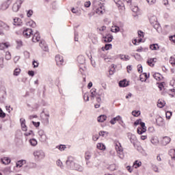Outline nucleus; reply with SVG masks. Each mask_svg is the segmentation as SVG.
Returning <instances> with one entry per match:
<instances>
[{"label": "nucleus", "mask_w": 175, "mask_h": 175, "mask_svg": "<svg viewBox=\"0 0 175 175\" xmlns=\"http://www.w3.org/2000/svg\"><path fill=\"white\" fill-rule=\"evenodd\" d=\"M21 121V125L22 126V131H27V125L25 124V119L23 118H21L20 119Z\"/></svg>", "instance_id": "obj_22"}, {"label": "nucleus", "mask_w": 175, "mask_h": 175, "mask_svg": "<svg viewBox=\"0 0 175 175\" xmlns=\"http://www.w3.org/2000/svg\"><path fill=\"white\" fill-rule=\"evenodd\" d=\"M76 163L75 159L73 157L69 156L67 158V160L66 161V165L68 167V169H70L71 170L72 169H75V164Z\"/></svg>", "instance_id": "obj_2"}, {"label": "nucleus", "mask_w": 175, "mask_h": 175, "mask_svg": "<svg viewBox=\"0 0 175 175\" xmlns=\"http://www.w3.org/2000/svg\"><path fill=\"white\" fill-rule=\"evenodd\" d=\"M20 8H21V4L16 1L12 6V10L13 12H17V11L20 10Z\"/></svg>", "instance_id": "obj_20"}, {"label": "nucleus", "mask_w": 175, "mask_h": 175, "mask_svg": "<svg viewBox=\"0 0 175 175\" xmlns=\"http://www.w3.org/2000/svg\"><path fill=\"white\" fill-rule=\"evenodd\" d=\"M140 114H141L140 111H132V115L134 117H139V116H140Z\"/></svg>", "instance_id": "obj_41"}, {"label": "nucleus", "mask_w": 175, "mask_h": 175, "mask_svg": "<svg viewBox=\"0 0 175 175\" xmlns=\"http://www.w3.org/2000/svg\"><path fill=\"white\" fill-rule=\"evenodd\" d=\"M10 3H12V1L10 0H8L3 3L1 5H0V10H6L8 8L10 5Z\"/></svg>", "instance_id": "obj_9"}, {"label": "nucleus", "mask_w": 175, "mask_h": 175, "mask_svg": "<svg viewBox=\"0 0 175 175\" xmlns=\"http://www.w3.org/2000/svg\"><path fill=\"white\" fill-rule=\"evenodd\" d=\"M135 148H136L138 151L139 150H142V146H140V143H139L137 141L136 142H134V144H133Z\"/></svg>", "instance_id": "obj_35"}, {"label": "nucleus", "mask_w": 175, "mask_h": 175, "mask_svg": "<svg viewBox=\"0 0 175 175\" xmlns=\"http://www.w3.org/2000/svg\"><path fill=\"white\" fill-rule=\"evenodd\" d=\"M127 137L130 140V142L132 144H133L136 143V142H137V138L136 137V135H135L134 134L128 133Z\"/></svg>", "instance_id": "obj_7"}, {"label": "nucleus", "mask_w": 175, "mask_h": 175, "mask_svg": "<svg viewBox=\"0 0 175 175\" xmlns=\"http://www.w3.org/2000/svg\"><path fill=\"white\" fill-rule=\"evenodd\" d=\"M111 47H113V45L111 44H106L105 45L104 49H105V50L107 51V50H110V49H111Z\"/></svg>", "instance_id": "obj_48"}, {"label": "nucleus", "mask_w": 175, "mask_h": 175, "mask_svg": "<svg viewBox=\"0 0 175 175\" xmlns=\"http://www.w3.org/2000/svg\"><path fill=\"white\" fill-rule=\"evenodd\" d=\"M116 66L114 64H111V68L109 70V73L110 76H113L114 75V72H116Z\"/></svg>", "instance_id": "obj_28"}, {"label": "nucleus", "mask_w": 175, "mask_h": 175, "mask_svg": "<svg viewBox=\"0 0 175 175\" xmlns=\"http://www.w3.org/2000/svg\"><path fill=\"white\" fill-rule=\"evenodd\" d=\"M156 122L159 126H162V125H163V119L162 118H159L156 120Z\"/></svg>", "instance_id": "obj_32"}, {"label": "nucleus", "mask_w": 175, "mask_h": 175, "mask_svg": "<svg viewBox=\"0 0 175 175\" xmlns=\"http://www.w3.org/2000/svg\"><path fill=\"white\" fill-rule=\"evenodd\" d=\"M56 163L57 165V166H59V167H61V169H64V165L62 163V161H61V160H57L56 161Z\"/></svg>", "instance_id": "obj_45"}, {"label": "nucleus", "mask_w": 175, "mask_h": 175, "mask_svg": "<svg viewBox=\"0 0 175 175\" xmlns=\"http://www.w3.org/2000/svg\"><path fill=\"white\" fill-rule=\"evenodd\" d=\"M153 77L154 79L159 81V80H161V78L162 77V75L159 72H155L153 75Z\"/></svg>", "instance_id": "obj_31"}, {"label": "nucleus", "mask_w": 175, "mask_h": 175, "mask_svg": "<svg viewBox=\"0 0 175 175\" xmlns=\"http://www.w3.org/2000/svg\"><path fill=\"white\" fill-rule=\"evenodd\" d=\"M170 62L172 65H175V57H171Z\"/></svg>", "instance_id": "obj_63"}, {"label": "nucleus", "mask_w": 175, "mask_h": 175, "mask_svg": "<svg viewBox=\"0 0 175 175\" xmlns=\"http://www.w3.org/2000/svg\"><path fill=\"white\" fill-rule=\"evenodd\" d=\"M29 143L33 146L35 147L36 146H38V140L35 138L30 139L29 140Z\"/></svg>", "instance_id": "obj_26"}, {"label": "nucleus", "mask_w": 175, "mask_h": 175, "mask_svg": "<svg viewBox=\"0 0 175 175\" xmlns=\"http://www.w3.org/2000/svg\"><path fill=\"white\" fill-rule=\"evenodd\" d=\"M137 125H140L141 126L137 129V132L138 135H143V133H145V132L147 131L146 123H144V122H142V119H138L135 122H134V126H137Z\"/></svg>", "instance_id": "obj_1"}, {"label": "nucleus", "mask_w": 175, "mask_h": 175, "mask_svg": "<svg viewBox=\"0 0 175 175\" xmlns=\"http://www.w3.org/2000/svg\"><path fill=\"white\" fill-rule=\"evenodd\" d=\"M151 167H152V170L155 172V173H159V170L157 165L151 163Z\"/></svg>", "instance_id": "obj_36"}, {"label": "nucleus", "mask_w": 175, "mask_h": 175, "mask_svg": "<svg viewBox=\"0 0 175 175\" xmlns=\"http://www.w3.org/2000/svg\"><path fill=\"white\" fill-rule=\"evenodd\" d=\"M77 62L80 65H84V64H85V57H84V56H83V55L78 56L77 57Z\"/></svg>", "instance_id": "obj_13"}, {"label": "nucleus", "mask_w": 175, "mask_h": 175, "mask_svg": "<svg viewBox=\"0 0 175 175\" xmlns=\"http://www.w3.org/2000/svg\"><path fill=\"white\" fill-rule=\"evenodd\" d=\"M85 159L86 161H90V159H91V154L90 152H86L85 153Z\"/></svg>", "instance_id": "obj_40"}, {"label": "nucleus", "mask_w": 175, "mask_h": 175, "mask_svg": "<svg viewBox=\"0 0 175 175\" xmlns=\"http://www.w3.org/2000/svg\"><path fill=\"white\" fill-rule=\"evenodd\" d=\"M173 113L170 111H168L165 113V117L167 120H170V118H172Z\"/></svg>", "instance_id": "obj_39"}, {"label": "nucleus", "mask_w": 175, "mask_h": 175, "mask_svg": "<svg viewBox=\"0 0 175 175\" xmlns=\"http://www.w3.org/2000/svg\"><path fill=\"white\" fill-rule=\"evenodd\" d=\"M24 162L25 160H20L16 163V167H23V165H24Z\"/></svg>", "instance_id": "obj_37"}, {"label": "nucleus", "mask_w": 175, "mask_h": 175, "mask_svg": "<svg viewBox=\"0 0 175 175\" xmlns=\"http://www.w3.org/2000/svg\"><path fill=\"white\" fill-rule=\"evenodd\" d=\"M23 36H25V38H31L29 36V34L28 33H27V31L25 29L23 31Z\"/></svg>", "instance_id": "obj_61"}, {"label": "nucleus", "mask_w": 175, "mask_h": 175, "mask_svg": "<svg viewBox=\"0 0 175 175\" xmlns=\"http://www.w3.org/2000/svg\"><path fill=\"white\" fill-rule=\"evenodd\" d=\"M56 148H58L59 151H64L66 148V146L65 145H59L56 146Z\"/></svg>", "instance_id": "obj_43"}, {"label": "nucleus", "mask_w": 175, "mask_h": 175, "mask_svg": "<svg viewBox=\"0 0 175 175\" xmlns=\"http://www.w3.org/2000/svg\"><path fill=\"white\" fill-rule=\"evenodd\" d=\"M138 36L139 38H144V32H143L142 30H139Z\"/></svg>", "instance_id": "obj_58"}, {"label": "nucleus", "mask_w": 175, "mask_h": 175, "mask_svg": "<svg viewBox=\"0 0 175 175\" xmlns=\"http://www.w3.org/2000/svg\"><path fill=\"white\" fill-rule=\"evenodd\" d=\"M107 118V116H106V115H100L98 117L97 121L98 122H105V121H106Z\"/></svg>", "instance_id": "obj_21"}, {"label": "nucleus", "mask_w": 175, "mask_h": 175, "mask_svg": "<svg viewBox=\"0 0 175 175\" xmlns=\"http://www.w3.org/2000/svg\"><path fill=\"white\" fill-rule=\"evenodd\" d=\"M152 62H154V59H152V58L149 59L147 61V64L149 66H154V64H152Z\"/></svg>", "instance_id": "obj_49"}, {"label": "nucleus", "mask_w": 175, "mask_h": 175, "mask_svg": "<svg viewBox=\"0 0 175 175\" xmlns=\"http://www.w3.org/2000/svg\"><path fill=\"white\" fill-rule=\"evenodd\" d=\"M32 124L36 126V128H39V126H40V122L32 121Z\"/></svg>", "instance_id": "obj_57"}, {"label": "nucleus", "mask_w": 175, "mask_h": 175, "mask_svg": "<svg viewBox=\"0 0 175 175\" xmlns=\"http://www.w3.org/2000/svg\"><path fill=\"white\" fill-rule=\"evenodd\" d=\"M129 85V82L126 81V79H123L119 82V87L125 88Z\"/></svg>", "instance_id": "obj_14"}, {"label": "nucleus", "mask_w": 175, "mask_h": 175, "mask_svg": "<svg viewBox=\"0 0 175 175\" xmlns=\"http://www.w3.org/2000/svg\"><path fill=\"white\" fill-rule=\"evenodd\" d=\"M33 14V10H29L27 12V17H31Z\"/></svg>", "instance_id": "obj_56"}, {"label": "nucleus", "mask_w": 175, "mask_h": 175, "mask_svg": "<svg viewBox=\"0 0 175 175\" xmlns=\"http://www.w3.org/2000/svg\"><path fill=\"white\" fill-rule=\"evenodd\" d=\"M6 96V88L3 86L0 87V103H3L5 102Z\"/></svg>", "instance_id": "obj_3"}, {"label": "nucleus", "mask_w": 175, "mask_h": 175, "mask_svg": "<svg viewBox=\"0 0 175 175\" xmlns=\"http://www.w3.org/2000/svg\"><path fill=\"white\" fill-rule=\"evenodd\" d=\"M157 84H159V88L160 91H162V88H163V87H164L165 82H161V83H157Z\"/></svg>", "instance_id": "obj_62"}, {"label": "nucleus", "mask_w": 175, "mask_h": 175, "mask_svg": "<svg viewBox=\"0 0 175 175\" xmlns=\"http://www.w3.org/2000/svg\"><path fill=\"white\" fill-rule=\"evenodd\" d=\"M33 154L34 155V158H36V159H44V157H46L44 152H43L42 150H35Z\"/></svg>", "instance_id": "obj_4"}, {"label": "nucleus", "mask_w": 175, "mask_h": 175, "mask_svg": "<svg viewBox=\"0 0 175 175\" xmlns=\"http://www.w3.org/2000/svg\"><path fill=\"white\" fill-rule=\"evenodd\" d=\"M5 117H6V113L0 108V118H5Z\"/></svg>", "instance_id": "obj_47"}, {"label": "nucleus", "mask_w": 175, "mask_h": 175, "mask_svg": "<svg viewBox=\"0 0 175 175\" xmlns=\"http://www.w3.org/2000/svg\"><path fill=\"white\" fill-rule=\"evenodd\" d=\"M32 65L33 68H38L39 66V63L37 61L33 60L32 62Z\"/></svg>", "instance_id": "obj_59"}, {"label": "nucleus", "mask_w": 175, "mask_h": 175, "mask_svg": "<svg viewBox=\"0 0 175 175\" xmlns=\"http://www.w3.org/2000/svg\"><path fill=\"white\" fill-rule=\"evenodd\" d=\"M83 99L85 102H88L90 100V96H88V93H85L83 95Z\"/></svg>", "instance_id": "obj_52"}, {"label": "nucleus", "mask_w": 175, "mask_h": 175, "mask_svg": "<svg viewBox=\"0 0 175 175\" xmlns=\"http://www.w3.org/2000/svg\"><path fill=\"white\" fill-rule=\"evenodd\" d=\"M10 28L9 25L5 23V22L0 21V36H3V35H5V33H3L2 29H4V31H9Z\"/></svg>", "instance_id": "obj_5"}, {"label": "nucleus", "mask_w": 175, "mask_h": 175, "mask_svg": "<svg viewBox=\"0 0 175 175\" xmlns=\"http://www.w3.org/2000/svg\"><path fill=\"white\" fill-rule=\"evenodd\" d=\"M98 139H99V135L98 134H95L92 137V140H94V142H96Z\"/></svg>", "instance_id": "obj_60"}, {"label": "nucleus", "mask_w": 175, "mask_h": 175, "mask_svg": "<svg viewBox=\"0 0 175 175\" xmlns=\"http://www.w3.org/2000/svg\"><path fill=\"white\" fill-rule=\"evenodd\" d=\"M113 35L111 33H106L105 36H103V40L105 43H110L113 42Z\"/></svg>", "instance_id": "obj_6"}, {"label": "nucleus", "mask_w": 175, "mask_h": 175, "mask_svg": "<svg viewBox=\"0 0 175 175\" xmlns=\"http://www.w3.org/2000/svg\"><path fill=\"white\" fill-rule=\"evenodd\" d=\"M72 170H77V172H83V170H84V168L83 167V166L75 163L74 165V168H72Z\"/></svg>", "instance_id": "obj_19"}, {"label": "nucleus", "mask_w": 175, "mask_h": 175, "mask_svg": "<svg viewBox=\"0 0 175 175\" xmlns=\"http://www.w3.org/2000/svg\"><path fill=\"white\" fill-rule=\"evenodd\" d=\"M90 94H91V96H90V99L91 100H93L94 98H96V89L95 88H92L91 90H90Z\"/></svg>", "instance_id": "obj_24"}, {"label": "nucleus", "mask_w": 175, "mask_h": 175, "mask_svg": "<svg viewBox=\"0 0 175 175\" xmlns=\"http://www.w3.org/2000/svg\"><path fill=\"white\" fill-rule=\"evenodd\" d=\"M27 25H29V27H31V28H36V23L33 20H31L27 23Z\"/></svg>", "instance_id": "obj_30"}, {"label": "nucleus", "mask_w": 175, "mask_h": 175, "mask_svg": "<svg viewBox=\"0 0 175 175\" xmlns=\"http://www.w3.org/2000/svg\"><path fill=\"white\" fill-rule=\"evenodd\" d=\"M115 147H116V150L117 152L124 151V149L122 148V146H121V143H120V142H117L116 144Z\"/></svg>", "instance_id": "obj_23"}, {"label": "nucleus", "mask_w": 175, "mask_h": 175, "mask_svg": "<svg viewBox=\"0 0 175 175\" xmlns=\"http://www.w3.org/2000/svg\"><path fill=\"white\" fill-rule=\"evenodd\" d=\"M40 137V142H46L47 140V136H46V134H44V135H41V137Z\"/></svg>", "instance_id": "obj_50"}, {"label": "nucleus", "mask_w": 175, "mask_h": 175, "mask_svg": "<svg viewBox=\"0 0 175 175\" xmlns=\"http://www.w3.org/2000/svg\"><path fill=\"white\" fill-rule=\"evenodd\" d=\"M85 8H90L91 6V1H86L84 4Z\"/></svg>", "instance_id": "obj_64"}, {"label": "nucleus", "mask_w": 175, "mask_h": 175, "mask_svg": "<svg viewBox=\"0 0 175 175\" xmlns=\"http://www.w3.org/2000/svg\"><path fill=\"white\" fill-rule=\"evenodd\" d=\"M55 61H56L57 65L59 66L64 64V57L60 55H57L55 56Z\"/></svg>", "instance_id": "obj_10"}, {"label": "nucleus", "mask_w": 175, "mask_h": 175, "mask_svg": "<svg viewBox=\"0 0 175 175\" xmlns=\"http://www.w3.org/2000/svg\"><path fill=\"white\" fill-rule=\"evenodd\" d=\"M96 147L98 150H100L101 151H105V150H106V146H105V144H103V143L97 144Z\"/></svg>", "instance_id": "obj_27"}, {"label": "nucleus", "mask_w": 175, "mask_h": 175, "mask_svg": "<svg viewBox=\"0 0 175 175\" xmlns=\"http://www.w3.org/2000/svg\"><path fill=\"white\" fill-rule=\"evenodd\" d=\"M112 28H115V29H111V31L115 32V33H117V32H120V27H118L117 25L113 26Z\"/></svg>", "instance_id": "obj_34"}, {"label": "nucleus", "mask_w": 175, "mask_h": 175, "mask_svg": "<svg viewBox=\"0 0 175 175\" xmlns=\"http://www.w3.org/2000/svg\"><path fill=\"white\" fill-rule=\"evenodd\" d=\"M150 49L153 51L159 50V45L158 44H152L150 45Z\"/></svg>", "instance_id": "obj_29"}, {"label": "nucleus", "mask_w": 175, "mask_h": 175, "mask_svg": "<svg viewBox=\"0 0 175 175\" xmlns=\"http://www.w3.org/2000/svg\"><path fill=\"white\" fill-rule=\"evenodd\" d=\"M26 32L29 35V36L31 37V35H33V33H32L33 32V31L32 30V29H25Z\"/></svg>", "instance_id": "obj_53"}, {"label": "nucleus", "mask_w": 175, "mask_h": 175, "mask_svg": "<svg viewBox=\"0 0 175 175\" xmlns=\"http://www.w3.org/2000/svg\"><path fill=\"white\" fill-rule=\"evenodd\" d=\"M14 25H16L17 27H21V25H23V22H21V18H14Z\"/></svg>", "instance_id": "obj_15"}, {"label": "nucleus", "mask_w": 175, "mask_h": 175, "mask_svg": "<svg viewBox=\"0 0 175 175\" xmlns=\"http://www.w3.org/2000/svg\"><path fill=\"white\" fill-rule=\"evenodd\" d=\"M137 70L139 73H143V66H142V64H139L137 66Z\"/></svg>", "instance_id": "obj_54"}, {"label": "nucleus", "mask_w": 175, "mask_h": 175, "mask_svg": "<svg viewBox=\"0 0 175 175\" xmlns=\"http://www.w3.org/2000/svg\"><path fill=\"white\" fill-rule=\"evenodd\" d=\"M12 161L9 157H4L1 159V162L3 165H9Z\"/></svg>", "instance_id": "obj_18"}, {"label": "nucleus", "mask_w": 175, "mask_h": 175, "mask_svg": "<svg viewBox=\"0 0 175 175\" xmlns=\"http://www.w3.org/2000/svg\"><path fill=\"white\" fill-rule=\"evenodd\" d=\"M35 40H36V42L40 40V34H39V31H36L32 38V42H35Z\"/></svg>", "instance_id": "obj_12"}, {"label": "nucleus", "mask_w": 175, "mask_h": 175, "mask_svg": "<svg viewBox=\"0 0 175 175\" xmlns=\"http://www.w3.org/2000/svg\"><path fill=\"white\" fill-rule=\"evenodd\" d=\"M157 107H159L160 109H162V107H165V103H163V101L159 100Z\"/></svg>", "instance_id": "obj_38"}, {"label": "nucleus", "mask_w": 175, "mask_h": 175, "mask_svg": "<svg viewBox=\"0 0 175 175\" xmlns=\"http://www.w3.org/2000/svg\"><path fill=\"white\" fill-rule=\"evenodd\" d=\"M103 12H105V5H103V4L96 10V13L97 14H103Z\"/></svg>", "instance_id": "obj_17"}, {"label": "nucleus", "mask_w": 175, "mask_h": 175, "mask_svg": "<svg viewBox=\"0 0 175 175\" xmlns=\"http://www.w3.org/2000/svg\"><path fill=\"white\" fill-rule=\"evenodd\" d=\"M133 165L135 166V168L137 169V167H140L142 166V161H139V160H136L133 163Z\"/></svg>", "instance_id": "obj_33"}, {"label": "nucleus", "mask_w": 175, "mask_h": 175, "mask_svg": "<svg viewBox=\"0 0 175 175\" xmlns=\"http://www.w3.org/2000/svg\"><path fill=\"white\" fill-rule=\"evenodd\" d=\"M12 58V55H10V52H6L5 53V59L9 61Z\"/></svg>", "instance_id": "obj_51"}, {"label": "nucleus", "mask_w": 175, "mask_h": 175, "mask_svg": "<svg viewBox=\"0 0 175 175\" xmlns=\"http://www.w3.org/2000/svg\"><path fill=\"white\" fill-rule=\"evenodd\" d=\"M118 154V157H119V158H120V159H124V151H121V152H117Z\"/></svg>", "instance_id": "obj_46"}, {"label": "nucleus", "mask_w": 175, "mask_h": 175, "mask_svg": "<svg viewBox=\"0 0 175 175\" xmlns=\"http://www.w3.org/2000/svg\"><path fill=\"white\" fill-rule=\"evenodd\" d=\"M29 167L31 169H35V168L38 167V165L36 163H31L29 164Z\"/></svg>", "instance_id": "obj_55"}, {"label": "nucleus", "mask_w": 175, "mask_h": 175, "mask_svg": "<svg viewBox=\"0 0 175 175\" xmlns=\"http://www.w3.org/2000/svg\"><path fill=\"white\" fill-rule=\"evenodd\" d=\"M149 21H150V24H157V23H158V19L157 18L156 16H152L149 18Z\"/></svg>", "instance_id": "obj_25"}, {"label": "nucleus", "mask_w": 175, "mask_h": 175, "mask_svg": "<svg viewBox=\"0 0 175 175\" xmlns=\"http://www.w3.org/2000/svg\"><path fill=\"white\" fill-rule=\"evenodd\" d=\"M40 47L43 50V51H49V46L46 43L44 40H41L40 42Z\"/></svg>", "instance_id": "obj_8"}, {"label": "nucleus", "mask_w": 175, "mask_h": 175, "mask_svg": "<svg viewBox=\"0 0 175 175\" xmlns=\"http://www.w3.org/2000/svg\"><path fill=\"white\" fill-rule=\"evenodd\" d=\"M16 49H20L21 47H23V41L21 40H16Z\"/></svg>", "instance_id": "obj_44"}, {"label": "nucleus", "mask_w": 175, "mask_h": 175, "mask_svg": "<svg viewBox=\"0 0 175 175\" xmlns=\"http://www.w3.org/2000/svg\"><path fill=\"white\" fill-rule=\"evenodd\" d=\"M172 139H170V137L165 136L163 137L161 141V144L163 146H167V144H169V143H170Z\"/></svg>", "instance_id": "obj_11"}, {"label": "nucleus", "mask_w": 175, "mask_h": 175, "mask_svg": "<svg viewBox=\"0 0 175 175\" xmlns=\"http://www.w3.org/2000/svg\"><path fill=\"white\" fill-rule=\"evenodd\" d=\"M120 120H121V116H117L115 118H113L110 121V124H111V125H115L116 123L120 121Z\"/></svg>", "instance_id": "obj_16"}, {"label": "nucleus", "mask_w": 175, "mask_h": 175, "mask_svg": "<svg viewBox=\"0 0 175 175\" xmlns=\"http://www.w3.org/2000/svg\"><path fill=\"white\" fill-rule=\"evenodd\" d=\"M21 72V69L16 68L14 70V76H18V75H20Z\"/></svg>", "instance_id": "obj_42"}]
</instances>
